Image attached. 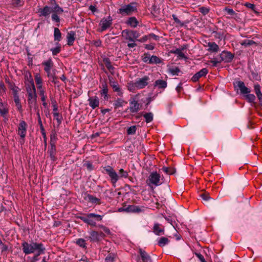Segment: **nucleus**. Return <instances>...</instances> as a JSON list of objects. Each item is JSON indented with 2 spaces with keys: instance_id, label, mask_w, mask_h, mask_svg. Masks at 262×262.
<instances>
[{
  "instance_id": "obj_1",
  "label": "nucleus",
  "mask_w": 262,
  "mask_h": 262,
  "mask_svg": "<svg viewBox=\"0 0 262 262\" xmlns=\"http://www.w3.org/2000/svg\"><path fill=\"white\" fill-rule=\"evenodd\" d=\"M23 252L25 254H34V256L31 260V262H36L38 260V257L45 253V247L41 243L32 242L29 243L24 242L22 243Z\"/></svg>"
},
{
  "instance_id": "obj_2",
  "label": "nucleus",
  "mask_w": 262,
  "mask_h": 262,
  "mask_svg": "<svg viewBox=\"0 0 262 262\" xmlns=\"http://www.w3.org/2000/svg\"><path fill=\"white\" fill-rule=\"evenodd\" d=\"M31 85L27 88L28 94L27 100L30 111L36 110L37 108L36 104V94L34 84L32 81H31Z\"/></svg>"
},
{
  "instance_id": "obj_3",
  "label": "nucleus",
  "mask_w": 262,
  "mask_h": 262,
  "mask_svg": "<svg viewBox=\"0 0 262 262\" xmlns=\"http://www.w3.org/2000/svg\"><path fill=\"white\" fill-rule=\"evenodd\" d=\"M80 218L84 223L95 227L96 226V221H101L102 216L95 213H89L85 216H81Z\"/></svg>"
},
{
  "instance_id": "obj_4",
  "label": "nucleus",
  "mask_w": 262,
  "mask_h": 262,
  "mask_svg": "<svg viewBox=\"0 0 262 262\" xmlns=\"http://www.w3.org/2000/svg\"><path fill=\"white\" fill-rule=\"evenodd\" d=\"M146 183L150 187L153 186H158L160 185L162 183V181L160 174L157 172L150 173L146 180Z\"/></svg>"
},
{
  "instance_id": "obj_5",
  "label": "nucleus",
  "mask_w": 262,
  "mask_h": 262,
  "mask_svg": "<svg viewBox=\"0 0 262 262\" xmlns=\"http://www.w3.org/2000/svg\"><path fill=\"white\" fill-rule=\"evenodd\" d=\"M42 64L44 66V70L47 73V76L54 81L56 78L55 73H52L51 72V70L54 66V63L52 59H49L48 60L43 62Z\"/></svg>"
},
{
  "instance_id": "obj_6",
  "label": "nucleus",
  "mask_w": 262,
  "mask_h": 262,
  "mask_svg": "<svg viewBox=\"0 0 262 262\" xmlns=\"http://www.w3.org/2000/svg\"><path fill=\"white\" fill-rule=\"evenodd\" d=\"M136 11V5L133 3L124 5L119 9V13L122 15H131Z\"/></svg>"
},
{
  "instance_id": "obj_7",
  "label": "nucleus",
  "mask_w": 262,
  "mask_h": 262,
  "mask_svg": "<svg viewBox=\"0 0 262 262\" xmlns=\"http://www.w3.org/2000/svg\"><path fill=\"white\" fill-rule=\"evenodd\" d=\"M122 36L124 39L134 42L139 37V33L135 31L124 30L122 32Z\"/></svg>"
},
{
  "instance_id": "obj_8",
  "label": "nucleus",
  "mask_w": 262,
  "mask_h": 262,
  "mask_svg": "<svg viewBox=\"0 0 262 262\" xmlns=\"http://www.w3.org/2000/svg\"><path fill=\"white\" fill-rule=\"evenodd\" d=\"M27 127V123L24 120H20L17 126V134L23 140V143L26 136Z\"/></svg>"
},
{
  "instance_id": "obj_9",
  "label": "nucleus",
  "mask_w": 262,
  "mask_h": 262,
  "mask_svg": "<svg viewBox=\"0 0 262 262\" xmlns=\"http://www.w3.org/2000/svg\"><path fill=\"white\" fill-rule=\"evenodd\" d=\"M63 12L62 8L59 7V6L55 4L53 6L52 19L53 21L59 23L60 22V18L58 16V14H61Z\"/></svg>"
},
{
  "instance_id": "obj_10",
  "label": "nucleus",
  "mask_w": 262,
  "mask_h": 262,
  "mask_svg": "<svg viewBox=\"0 0 262 262\" xmlns=\"http://www.w3.org/2000/svg\"><path fill=\"white\" fill-rule=\"evenodd\" d=\"M112 24V18L111 16L103 18L100 23V31L102 32L108 29Z\"/></svg>"
},
{
  "instance_id": "obj_11",
  "label": "nucleus",
  "mask_w": 262,
  "mask_h": 262,
  "mask_svg": "<svg viewBox=\"0 0 262 262\" xmlns=\"http://www.w3.org/2000/svg\"><path fill=\"white\" fill-rule=\"evenodd\" d=\"M104 170L111 178V182L113 184H115L119 178V176H118L116 171L111 166H106L104 167Z\"/></svg>"
},
{
  "instance_id": "obj_12",
  "label": "nucleus",
  "mask_w": 262,
  "mask_h": 262,
  "mask_svg": "<svg viewBox=\"0 0 262 262\" xmlns=\"http://www.w3.org/2000/svg\"><path fill=\"white\" fill-rule=\"evenodd\" d=\"M89 238L93 242H99L104 237V234L96 231H92L90 232Z\"/></svg>"
},
{
  "instance_id": "obj_13",
  "label": "nucleus",
  "mask_w": 262,
  "mask_h": 262,
  "mask_svg": "<svg viewBox=\"0 0 262 262\" xmlns=\"http://www.w3.org/2000/svg\"><path fill=\"white\" fill-rule=\"evenodd\" d=\"M141 105L135 99H133L129 102V110L131 113H134L140 110Z\"/></svg>"
},
{
  "instance_id": "obj_14",
  "label": "nucleus",
  "mask_w": 262,
  "mask_h": 262,
  "mask_svg": "<svg viewBox=\"0 0 262 262\" xmlns=\"http://www.w3.org/2000/svg\"><path fill=\"white\" fill-rule=\"evenodd\" d=\"M9 107L6 102H0V115L6 120H8L7 115L9 113Z\"/></svg>"
},
{
  "instance_id": "obj_15",
  "label": "nucleus",
  "mask_w": 262,
  "mask_h": 262,
  "mask_svg": "<svg viewBox=\"0 0 262 262\" xmlns=\"http://www.w3.org/2000/svg\"><path fill=\"white\" fill-rule=\"evenodd\" d=\"M233 55L229 52H223L220 54V59L221 62H230L233 58Z\"/></svg>"
},
{
  "instance_id": "obj_16",
  "label": "nucleus",
  "mask_w": 262,
  "mask_h": 262,
  "mask_svg": "<svg viewBox=\"0 0 262 262\" xmlns=\"http://www.w3.org/2000/svg\"><path fill=\"white\" fill-rule=\"evenodd\" d=\"M53 7L51 8L49 6H45L43 8H39L37 13H39L40 16L47 17L52 12Z\"/></svg>"
},
{
  "instance_id": "obj_17",
  "label": "nucleus",
  "mask_w": 262,
  "mask_h": 262,
  "mask_svg": "<svg viewBox=\"0 0 262 262\" xmlns=\"http://www.w3.org/2000/svg\"><path fill=\"white\" fill-rule=\"evenodd\" d=\"M149 78L147 76H145L136 81V87L139 89H141L145 88L148 83Z\"/></svg>"
},
{
  "instance_id": "obj_18",
  "label": "nucleus",
  "mask_w": 262,
  "mask_h": 262,
  "mask_svg": "<svg viewBox=\"0 0 262 262\" xmlns=\"http://www.w3.org/2000/svg\"><path fill=\"white\" fill-rule=\"evenodd\" d=\"M140 257H138V262H151V258L148 254L144 251L140 249Z\"/></svg>"
},
{
  "instance_id": "obj_19",
  "label": "nucleus",
  "mask_w": 262,
  "mask_h": 262,
  "mask_svg": "<svg viewBox=\"0 0 262 262\" xmlns=\"http://www.w3.org/2000/svg\"><path fill=\"white\" fill-rule=\"evenodd\" d=\"M125 211L126 212H139L142 211L141 209L135 205H129L125 208H120L119 209V211Z\"/></svg>"
},
{
  "instance_id": "obj_20",
  "label": "nucleus",
  "mask_w": 262,
  "mask_h": 262,
  "mask_svg": "<svg viewBox=\"0 0 262 262\" xmlns=\"http://www.w3.org/2000/svg\"><path fill=\"white\" fill-rule=\"evenodd\" d=\"M236 87H237L243 94H247L250 92V90L247 88L244 83L242 81H239L236 82Z\"/></svg>"
},
{
  "instance_id": "obj_21",
  "label": "nucleus",
  "mask_w": 262,
  "mask_h": 262,
  "mask_svg": "<svg viewBox=\"0 0 262 262\" xmlns=\"http://www.w3.org/2000/svg\"><path fill=\"white\" fill-rule=\"evenodd\" d=\"M89 105L93 108L95 109L99 105V99L97 96L91 97L89 100Z\"/></svg>"
},
{
  "instance_id": "obj_22",
  "label": "nucleus",
  "mask_w": 262,
  "mask_h": 262,
  "mask_svg": "<svg viewBox=\"0 0 262 262\" xmlns=\"http://www.w3.org/2000/svg\"><path fill=\"white\" fill-rule=\"evenodd\" d=\"M56 146L55 143H51V147L49 149L50 157L52 160L55 161L56 160Z\"/></svg>"
},
{
  "instance_id": "obj_23",
  "label": "nucleus",
  "mask_w": 262,
  "mask_h": 262,
  "mask_svg": "<svg viewBox=\"0 0 262 262\" xmlns=\"http://www.w3.org/2000/svg\"><path fill=\"white\" fill-rule=\"evenodd\" d=\"M208 50L212 52H217L219 51V47L215 42H209L208 43Z\"/></svg>"
},
{
  "instance_id": "obj_24",
  "label": "nucleus",
  "mask_w": 262,
  "mask_h": 262,
  "mask_svg": "<svg viewBox=\"0 0 262 262\" xmlns=\"http://www.w3.org/2000/svg\"><path fill=\"white\" fill-rule=\"evenodd\" d=\"M75 34L73 31H70L68 33L67 38L68 41V45L69 46H72L75 40Z\"/></svg>"
},
{
  "instance_id": "obj_25",
  "label": "nucleus",
  "mask_w": 262,
  "mask_h": 262,
  "mask_svg": "<svg viewBox=\"0 0 262 262\" xmlns=\"http://www.w3.org/2000/svg\"><path fill=\"white\" fill-rule=\"evenodd\" d=\"M34 80L36 84L37 88H41V87H42V79L39 74H35Z\"/></svg>"
},
{
  "instance_id": "obj_26",
  "label": "nucleus",
  "mask_w": 262,
  "mask_h": 262,
  "mask_svg": "<svg viewBox=\"0 0 262 262\" xmlns=\"http://www.w3.org/2000/svg\"><path fill=\"white\" fill-rule=\"evenodd\" d=\"M14 100L17 107V110L20 112L22 113L23 108L21 104L20 100L18 95L15 94V97H14Z\"/></svg>"
},
{
  "instance_id": "obj_27",
  "label": "nucleus",
  "mask_w": 262,
  "mask_h": 262,
  "mask_svg": "<svg viewBox=\"0 0 262 262\" xmlns=\"http://www.w3.org/2000/svg\"><path fill=\"white\" fill-rule=\"evenodd\" d=\"M87 199L90 202L93 204L98 205L101 204V201L99 199L92 195H88L87 196Z\"/></svg>"
},
{
  "instance_id": "obj_28",
  "label": "nucleus",
  "mask_w": 262,
  "mask_h": 262,
  "mask_svg": "<svg viewBox=\"0 0 262 262\" xmlns=\"http://www.w3.org/2000/svg\"><path fill=\"white\" fill-rule=\"evenodd\" d=\"M155 85L159 89H165L167 86V82L163 80H157Z\"/></svg>"
},
{
  "instance_id": "obj_29",
  "label": "nucleus",
  "mask_w": 262,
  "mask_h": 262,
  "mask_svg": "<svg viewBox=\"0 0 262 262\" xmlns=\"http://www.w3.org/2000/svg\"><path fill=\"white\" fill-rule=\"evenodd\" d=\"M127 24L132 27H136L138 24V21L134 17L129 18L127 21Z\"/></svg>"
},
{
  "instance_id": "obj_30",
  "label": "nucleus",
  "mask_w": 262,
  "mask_h": 262,
  "mask_svg": "<svg viewBox=\"0 0 262 262\" xmlns=\"http://www.w3.org/2000/svg\"><path fill=\"white\" fill-rule=\"evenodd\" d=\"M54 37L55 41H59L61 39V33L57 28H55L54 29Z\"/></svg>"
},
{
  "instance_id": "obj_31",
  "label": "nucleus",
  "mask_w": 262,
  "mask_h": 262,
  "mask_svg": "<svg viewBox=\"0 0 262 262\" xmlns=\"http://www.w3.org/2000/svg\"><path fill=\"white\" fill-rule=\"evenodd\" d=\"M185 49V48L184 47H183L182 49H177L175 50L171 51V52L177 55L180 58H185V56L182 51Z\"/></svg>"
},
{
  "instance_id": "obj_32",
  "label": "nucleus",
  "mask_w": 262,
  "mask_h": 262,
  "mask_svg": "<svg viewBox=\"0 0 262 262\" xmlns=\"http://www.w3.org/2000/svg\"><path fill=\"white\" fill-rule=\"evenodd\" d=\"M111 85L113 88V90L115 92L118 93L119 95H121L122 94V92L121 91L120 88H119L118 84L115 82H111Z\"/></svg>"
},
{
  "instance_id": "obj_33",
  "label": "nucleus",
  "mask_w": 262,
  "mask_h": 262,
  "mask_svg": "<svg viewBox=\"0 0 262 262\" xmlns=\"http://www.w3.org/2000/svg\"><path fill=\"white\" fill-rule=\"evenodd\" d=\"M136 85H137V84H136V82H128L127 83V89L130 92H134L137 90H138V88H137V87H136Z\"/></svg>"
},
{
  "instance_id": "obj_34",
  "label": "nucleus",
  "mask_w": 262,
  "mask_h": 262,
  "mask_svg": "<svg viewBox=\"0 0 262 262\" xmlns=\"http://www.w3.org/2000/svg\"><path fill=\"white\" fill-rule=\"evenodd\" d=\"M154 232L157 235H161L163 234L164 230L160 227V225L158 224H156L154 227Z\"/></svg>"
},
{
  "instance_id": "obj_35",
  "label": "nucleus",
  "mask_w": 262,
  "mask_h": 262,
  "mask_svg": "<svg viewBox=\"0 0 262 262\" xmlns=\"http://www.w3.org/2000/svg\"><path fill=\"white\" fill-rule=\"evenodd\" d=\"M149 58V63H159L161 62V59L156 56H152Z\"/></svg>"
},
{
  "instance_id": "obj_36",
  "label": "nucleus",
  "mask_w": 262,
  "mask_h": 262,
  "mask_svg": "<svg viewBox=\"0 0 262 262\" xmlns=\"http://www.w3.org/2000/svg\"><path fill=\"white\" fill-rule=\"evenodd\" d=\"M162 170L168 174H172L175 172V169L172 167H163Z\"/></svg>"
},
{
  "instance_id": "obj_37",
  "label": "nucleus",
  "mask_w": 262,
  "mask_h": 262,
  "mask_svg": "<svg viewBox=\"0 0 262 262\" xmlns=\"http://www.w3.org/2000/svg\"><path fill=\"white\" fill-rule=\"evenodd\" d=\"M124 103L125 102L122 99H118L115 101L114 105L115 106V107L117 108L122 106Z\"/></svg>"
},
{
  "instance_id": "obj_38",
  "label": "nucleus",
  "mask_w": 262,
  "mask_h": 262,
  "mask_svg": "<svg viewBox=\"0 0 262 262\" xmlns=\"http://www.w3.org/2000/svg\"><path fill=\"white\" fill-rule=\"evenodd\" d=\"M144 117L147 123H149L153 120V115L151 113H146L144 115Z\"/></svg>"
},
{
  "instance_id": "obj_39",
  "label": "nucleus",
  "mask_w": 262,
  "mask_h": 262,
  "mask_svg": "<svg viewBox=\"0 0 262 262\" xmlns=\"http://www.w3.org/2000/svg\"><path fill=\"white\" fill-rule=\"evenodd\" d=\"M241 44L242 46L247 47V46H251L253 44H255V42L252 40L246 39V40L242 41L241 42Z\"/></svg>"
},
{
  "instance_id": "obj_40",
  "label": "nucleus",
  "mask_w": 262,
  "mask_h": 262,
  "mask_svg": "<svg viewBox=\"0 0 262 262\" xmlns=\"http://www.w3.org/2000/svg\"><path fill=\"white\" fill-rule=\"evenodd\" d=\"M76 243L77 245H78V246L82 248L86 247L85 241L83 238H78V239H77Z\"/></svg>"
},
{
  "instance_id": "obj_41",
  "label": "nucleus",
  "mask_w": 262,
  "mask_h": 262,
  "mask_svg": "<svg viewBox=\"0 0 262 262\" xmlns=\"http://www.w3.org/2000/svg\"><path fill=\"white\" fill-rule=\"evenodd\" d=\"M168 239L166 237H161L158 242V244L160 246L163 247L168 244Z\"/></svg>"
},
{
  "instance_id": "obj_42",
  "label": "nucleus",
  "mask_w": 262,
  "mask_h": 262,
  "mask_svg": "<svg viewBox=\"0 0 262 262\" xmlns=\"http://www.w3.org/2000/svg\"><path fill=\"white\" fill-rule=\"evenodd\" d=\"M51 51L52 52L53 55H57L61 51V46L58 45L56 48H52L51 49Z\"/></svg>"
},
{
  "instance_id": "obj_43",
  "label": "nucleus",
  "mask_w": 262,
  "mask_h": 262,
  "mask_svg": "<svg viewBox=\"0 0 262 262\" xmlns=\"http://www.w3.org/2000/svg\"><path fill=\"white\" fill-rule=\"evenodd\" d=\"M208 71V70L206 68H203L202 70H201L199 72L196 73L197 75L199 76V77L201 78L203 76H205L207 73Z\"/></svg>"
},
{
  "instance_id": "obj_44",
  "label": "nucleus",
  "mask_w": 262,
  "mask_h": 262,
  "mask_svg": "<svg viewBox=\"0 0 262 262\" xmlns=\"http://www.w3.org/2000/svg\"><path fill=\"white\" fill-rule=\"evenodd\" d=\"M136 126H132L129 127L127 129V134L128 135H134L136 133Z\"/></svg>"
},
{
  "instance_id": "obj_45",
  "label": "nucleus",
  "mask_w": 262,
  "mask_h": 262,
  "mask_svg": "<svg viewBox=\"0 0 262 262\" xmlns=\"http://www.w3.org/2000/svg\"><path fill=\"white\" fill-rule=\"evenodd\" d=\"M246 99L250 102H253L255 99V97L253 94H247L246 96Z\"/></svg>"
},
{
  "instance_id": "obj_46",
  "label": "nucleus",
  "mask_w": 262,
  "mask_h": 262,
  "mask_svg": "<svg viewBox=\"0 0 262 262\" xmlns=\"http://www.w3.org/2000/svg\"><path fill=\"white\" fill-rule=\"evenodd\" d=\"M199 10L203 15H206L209 12V9L207 7H202L199 8Z\"/></svg>"
},
{
  "instance_id": "obj_47",
  "label": "nucleus",
  "mask_w": 262,
  "mask_h": 262,
  "mask_svg": "<svg viewBox=\"0 0 262 262\" xmlns=\"http://www.w3.org/2000/svg\"><path fill=\"white\" fill-rule=\"evenodd\" d=\"M169 72L173 75H178L179 72H180V70L178 68H171L169 69Z\"/></svg>"
},
{
  "instance_id": "obj_48",
  "label": "nucleus",
  "mask_w": 262,
  "mask_h": 262,
  "mask_svg": "<svg viewBox=\"0 0 262 262\" xmlns=\"http://www.w3.org/2000/svg\"><path fill=\"white\" fill-rule=\"evenodd\" d=\"M224 11L231 16H233L235 14V12L232 9H230L228 7H226L224 9Z\"/></svg>"
},
{
  "instance_id": "obj_49",
  "label": "nucleus",
  "mask_w": 262,
  "mask_h": 262,
  "mask_svg": "<svg viewBox=\"0 0 262 262\" xmlns=\"http://www.w3.org/2000/svg\"><path fill=\"white\" fill-rule=\"evenodd\" d=\"M119 174L120 177L125 178L128 177V172L124 170L123 169H120L119 170Z\"/></svg>"
},
{
  "instance_id": "obj_50",
  "label": "nucleus",
  "mask_w": 262,
  "mask_h": 262,
  "mask_svg": "<svg viewBox=\"0 0 262 262\" xmlns=\"http://www.w3.org/2000/svg\"><path fill=\"white\" fill-rule=\"evenodd\" d=\"M102 86L103 87H102V90L101 91V94L104 95L105 97L107 96V94L108 92V89H107V86L105 84H103Z\"/></svg>"
},
{
  "instance_id": "obj_51",
  "label": "nucleus",
  "mask_w": 262,
  "mask_h": 262,
  "mask_svg": "<svg viewBox=\"0 0 262 262\" xmlns=\"http://www.w3.org/2000/svg\"><path fill=\"white\" fill-rule=\"evenodd\" d=\"M172 17H173V20H174V22L177 24L178 25H180V26H183V23L182 22H181L180 21V20H179L177 17L176 16V15H172Z\"/></svg>"
},
{
  "instance_id": "obj_52",
  "label": "nucleus",
  "mask_w": 262,
  "mask_h": 262,
  "mask_svg": "<svg viewBox=\"0 0 262 262\" xmlns=\"http://www.w3.org/2000/svg\"><path fill=\"white\" fill-rule=\"evenodd\" d=\"M209 62L212 63V67H216L218 63L221 62V59L217 60L216 59H214L213 60H210Z\"/></svg>"
},
{
  "instance_id": "obj_53",
  "label": "nucleus",
  "mask_w": 262,
  "mask_h": 262,
  "mask_svg": "<svg viewBox=\"0 0 262 262\" xmlns=\"http://www.w3.org/2000/svg\"><path fill=\"white\" fill-rule=\"evenodd\" d=\"M244 6H246V7H247L248 8H249L251 10H254V8H255V6L254 5L252 4H251V3H245L244 4Z\"/></svg>"
},
{
  "instance_id": "obj_54",
  "label": "nucleus",
  "mask_w": 262,
  "mask_h": 262,
  "mask_svg": "<svg viewBox=\"0 0 262 262\" xmlns=\"http://www.w3.org/2000/svg\"><path fill=\"white\" fill-rule=\"evenodd\" d=\"M105 262H113L114 261V257L109 254L105 258Z\"/></svg>"
},
{
  "instance_id": "obj_55",
  "label": "nucleus",
  "mask_w": 262,
  "mask_h": 262,
  "mask_svg": "<svg viewBox=\"0 0 262 262\" xmlns=\"http://www.w3.org/2000/svg\"><path fill=\"white\" fill-rule=\"evenodd\" d=\"M37 89L38 90L40 96L45 95V91L42 87H41V88H37Z\"/></svg>"
},
{
  "instance_id": "obj_56",
  "label": "nucleus",
  "mask_w": 262,
  "mask_h": 262,
  "mask_svg": "<svg viewBox=\"0 0 262 262\" xmlns=\"http://www.w3.org/2000/svg\"><path fill=\"white\" fill-rule=\"evenodd\" d=\"M145 48L147 50H152L154 49L155 46L153 44L145 45Z\"/></svg>"
},
{
  "instance_id": "obj_57",
  "label": "nucleus",
  "mask_w": 262,
  "mask_h": 262,
  "mask_svg": "<svg viewBox=\"0 0 262 262\" xmlns=\"http://www.w3.org/2000/svg\"><path fill=\"white\" fill-rule=\"evenodd\" d=\"M148 39H149V35H146V36H144L143 37H142L139 40L140 42H144V41H146Z\"/></svg>"
},
{
  "instance_id": "obj_58",
  "label": "nucleus",
  "mask_w": 262,
  "mask_h": 262,
  "mask_svg": "<svg viewBox=\"0 0 262 262\" xmlns=\"http://www.w3.org/2000/svg\"><path fill=\"white\" fill-rule=\"evenodd\" d=\"M19 90L18 88H14L13 89V96L15 97V94L18 95Z\"/></svg>"
},
{
  "instance_id": "obj_59",
  "label": "nucleus",
  "mask_w": 262,
  "mask_h": 262,
  "mask_svg": "<svg viewBox=\"0 0 262 262\" xmlns=\"http://www.w3.org/2000/svg\"><path fill=\"white\" fill-rule=\"evenodd\" d=\"M200 77L199 76L197 75L196 73L192 77V80L194 82L197 81L199 79Z\"/></svg>"
},
{
  "instance_id": "obj_60",
  "label": "nucleus",
  "mask_w": 262,
  "mask_h": 262,
  "mask_svg": "<svg viewBox=\"0 0 262 262\" xmlns=\"http://www.w3.org/2000/svg\"><path fill=\"white\" fill-rule=\"evenodd\" d=\"M40 97H41V100L43 102V105L45 106L47 104L46 102V100L47 99V96L45 95L41 96Z\"/></svg>"
},
{
  "instance_id": "obj_61",
  "label": "nucleus",
  "mask_w": 262,
  "mask_h": 262,
  "mask_svg": "<svg viewBox=\"0 0 262 262\" xmlns=\"http://www.w3.org/2000/svg\"><path fill=\"white\" fill-rule=\"evenodd\" d=\"M254 88L255 93L260 90V87L259 84H255Z\"/></svg>"
},
{
  "instance_id": "obj_62",
  "label": "nucleus",
  "mask_w": 262,
  "mask_h": 262,
  "mask_svg": "<svg viewBox=\"0 0 262 262\" xmlns=\"http://www.w3.org/2000/svg\"><path fill=\"white\" fill-rule=\"evenodd\" d=\"M196 255L201 262H205V260L202 255L200 254H196Z\"/></svg>"
},
{
  "instance_id": "obj_63",
  "label": "nucleus",
  "mask_w": 262,
  "mask_h": 262,
  "mask_svg": "<svg viewBox=\"0 0 262 262\" xmlns=\"http://www.w3.org/2000/svg\"><path fill=\"white\" fill-rule=\"evenodd\" d=\"M101 227L102 228L104 232H105L106 233L110 234V231L108 228L103 226H101Z\"/></svg>"
},
{
  "instance_id": "obj_64",
  "label": "nucleus",
  "mask_w": 262,
  "mask_h": 262,
  "mask_svg": "<svg viewBox=\"0 0 262 262\" xmlns=\"http://www.w3.org/2000/svg\"><path fill=\"white\" fill-rule=\"evenodd\" d=\"M89 9L93 12L96 11L97 8L95 6L91 5L89 7Z\"/></svg>"
}]
</instances>
